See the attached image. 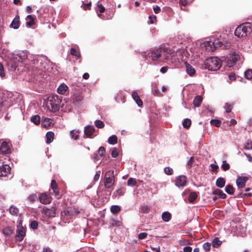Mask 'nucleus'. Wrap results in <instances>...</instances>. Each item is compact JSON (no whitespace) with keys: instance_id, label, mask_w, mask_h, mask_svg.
<instances>
[{"instance_id":"6e6552de","label":"nucleus","mask_w":252,"mask_h":252,"mask_svg":"<svg viewBox=\"0 0 252 252\" xmlns=\"http://www.w3.org/2000/svg\"><path fill=\"white\" fill-rule=\"evenodd\" d=\"M39 200L42 204H48L51 203L52 201V197L46 193H43L40 194Z\"/></svg>"},{"instance_id":"2eb2a0df","label":"nucleus","mask_w":252,"mask_h":252,"mask_svg":"<svg viewBox=\"0 0 252 252\" xmlns=\"http://www.w3.org/2000/svg\"><path fill=\"white\" fill-rule=\"evenodd\" d=\"M72 215L69 212V209H65L61 212V218L64 220H68L72 218Z\"/></svg>"},{"instance_id":"dca6fc26","label":"nucleus","mask_w":252,"mask_h":252,"mask_svg":"<svg viewBox=\"0 0 252 252\" xmlns=\"http://www.w3.org/2000/svg\"><path fill=\"white\" fill-rule=\"evenodd\" d=\"M51 187L53 190L54 193L56 197H59L60 195L59 190L55 180H52L51 183Z\"/></svg>"},{"instance_id":"e433bc0d","label":"nucleus","mask_w":252,"mask_h":252,"mask_svg":"<svg viewBox=\"0 0 252 252\" xmlns=\"http://www.w3.org/2000/svg\"><path fill=\"white\" fill-rule=\"evenodd\" d=\"M197 194L194 192H191L189 196V202H193L195 199L197 198Z\"/></svg>"},{"instance_id":"f3484780","label":"nucleus","mask_w":252,"mask_h":252,"mask_svg":"<svg viewBox=\"0 0 252 252\" xmlns=\"http://www.w3.org/2000/svg\"><path fill=\"white\" fill-rule=\"evenodd\" d=\"M94 132V128L93 126H88L85 127L84 133L88 137L92 136Z\"/></svg>"},{"instance_id":"423d86ee","label":"nucleus","mask_w":252,"mask_h":252,"mask_svg":"<svg viewBox=\"0 0 252 252\" xmlns=\"http://www.w3.org/2000/svg\"><path fill=\"white\" fill-rule=\"evenodd\" d=\"M162 49L161 48L153 49L148 53V56L153 61H157L160 57Z\"/></svg>"},{"instance_id":"de8ad7c7","label":"nucleus","mask_w":252,"mask_h":252,"mask_svg":"<svg viewBox=\"0 0 252 252\" xmlns=\"http://www.w3.org/2000/svg\"><path fill=\"white\" fill-rule=\"evenodd\" d=\"M127 185L129 186H134L136 185V180L132 178H130L127 180Z\"/></svg>"},{"instance_id":"79ce46f5","label":"nucleus","mask_w":252,"mask_h":252,"mask_svg":"<svg viewBox=\"0 0 252 252\" xmlns=\"http://www.w3.org/2000/svg\"><path fill=\"white\" fill-rule=\"evenodd\" d=\"M191 125V121L190 119H186L183 123V126L185 128H189Z\"/></svg>"},{"instance_id":"774afa93","label":"nucleus","mask_w":252,"mask_h":252,"mask_svg":"<svg viewBox=\"0 0 252 252\" xmlns=\"http://www.w3.org/2000/svg\"><path fill=\"white\" fill-rule=\"evenodd\" d=\"M183 251L184 252H191L192 248L189 246L186 247L183 249Z\"/></svg>"},{"instance_id":"c9c22d12","label":"nucleus","mask_w":252,"mask_h":252,"mask_svg":"<svg viewBox=\"0 0 252 252\" xmlns=\"http://www.w3.org/2000/svg\"><path fill=\"white\" fill-rule=\"evenodd\" d=\"M202 102V98L200 96H197L195 97L193 100V104L196 107L200 106Z\"/></svg>"},{"instance_id":"3c124183","label":"nucleus","mask_w":252,"mask_h":252,"mask_svg":"<svg viewBox=\"0 0 252 252\" xmlns=\"http://www.w3.org/2000/svg\"><path fill=\"white\" fill-rule=\"evenodd\" d=\"M164 172L167 175H172L173 174V170L170 167H165L164 169Z\"/></svg>"},{"instance_id":"e2e57ef3","label":"nucleus","mask_w":252,"mask_h":252,"mask_svg":"<svg viewBox=\"0 0 252 252\" xmlns=\"http://www.w3.org/2000/svg\"><path fill=\"white\" fill-rule=\"evenodd\" d=\"M147 236V234L145 232L141 233L138 235V238L140 239H143L145 238Z\"/></svg>"},{"instance_id":"13d9d810","label":"nucleus","mask_w":252,"mask_h":252,"mask_svg":"<svg viewBox=\"0 0 252 252\" xmlns=\"http://www.w3.org/2000/svg\"><path fill=\"white\" fill-rule=\"evenodd\" d=\"M105 152V148L103 147H100L98 149V153L101 156H103L104 155Z\"/></svg>"},{"instance_id":"c85d7f7f","label":"nucleus","mask_w":252,"mask_h":252,"mask_svg":"<svg viewBox=\"0 0 252 252\" xmlns=\"http://www.w3.org/2000/svg\"><path fill=\"white\" fill-rule=\"evenodd\" d=\"M79 132V130L74 129L71 130L70 132V135L71 139H73L74 140L77 139Z\"/></svg>"},{"instance_id":"cd10ccee","label":"nucleus","mask_w":252,"mask_h":252,"mask_svg":"<svg viewBox=\"0 0 252 252\" xmlns=\"http://www.w3.org/2000/svg\"><path fill=\"white\" fill-rule=\"evenodd\" d=\"M26 20H29L26 23L27 27H30L34 24V19L32 15H28L26 17Z\"/></svg>"},{"instance_id":"37998d69","label":"nucleus","mask_w":252,"mask_h":252,"mask_svg":"<svg viewBox=\"0 0 252 252\" xmlns=\"http://www.w3.org/2000/svg\"><path fill=\"white\" fill-rule=\"evenodd\" d=\"M83 97L80 94L74 95L72 96V100L73 102H79L82 100Z\"/></svg>"},{"instance_id":"2f4dec72","label":"nucleus","mask_w":252,"mask_h":252,"mask_svg":"<svg viewBox=\"0 0 252 252\" xmlns=\"http://www.w3.org/2000/svg\"><path fill=\"white\" fill-rule=\"evenodd\" d=\"M31 120L32 123H33L36 125H39L40 124V117L38 115H35L32 116L31 118Z\"/></svg>"},{"instance_id":"0e129e2a","label":"nucleus","mask_w":252,"mask_h":252,"mask_svg":"<svg viewBox=\"0 0 252 252\" xmlns=\"http://www.w3.org/2000/svg\"><path fill=\"white\" fill-rule=\"evenodd\" d=\"M91 2H88L87 3H86V4H84V5H83V8L85 10L90 9V8H91Z\"/></svg>"},{"instance_id":"a211bd4d","label":"nucleus","mask_w":252,"mask_h":252,"mask_svg":"<svg viewBox=\"0 0 252 252\" xmlns=\"http://www.w3.org/2000/svg\"><path fill=\"white\" fill-rule=\"evenodd\" d=\"M20 26V17L16 15L12 21L10 27L14 29H17Z\"/></svg>"},{"instance_id":"8fccbe9b","label":"nucleus","mask_w":252,"mask_h":252,"mask_svg":"<svg viewBox=\"0 0 252 252\" xmlns=\"http://www.w3.org/2000/svg\"><path fill=\"white\" fill-rule=\"evenodd\" d=\"M212 125L219 127L220 125V121L218 120H212L210 122Z\"/></svg>"},{"instance_id":"c03bdc74","label":"nucleus","mask_w":252,"mask_h":252,"mask_svg":"<svg viewBox=\"0 0 252 252\" xmlns=\"http://www.w3.org/2000/svg\"><path fill=\"white\" fill-rule=\"evenodd\" d=\"M70 54L71 55L79 57H80V53L79 51L76 50L74 48H71L70 49Z\"/></svg>"},{"instance_id":"9d476101","label":"nucleus","mask_w":252,"mask_h":252,"mask_svg":"<svg viewBox=\"0 0 252 252\" xmlns=\"http://www.w3.org/2000/svg\"><path fill=\"white\" fill-rule=\"evenodd\" d=\"M42 213L48 217H55L56 213V209L54 207H53L50 209L44 207L42 209Z\"/></svg>"},{"instance_id":"4468645a","label":"nucleus","mask_w":252,"mask_h":252,"mask_svg":"<svg viewBox=\"0 0 252 252\" xmlns=\"http://www.w3.org/2000/svg\"><path fill=\"white\" fill-rule=\"evenodd\" d=\"M68 88L64 83L61 84L58 88L57 92L59 94L65 95L68 93Z\"/></svg>"},{"instance_id":"6ab92c4d","label":"nucleus","mask_w":252,"mask_h":252,"mask_svg":"<svg viewBox=\"0 0 252 252\" xmlns=\"http://www.w3.org/2000/svg\"><path fill=\"white\" fill-rule=\"evenodd\" d=\"M204 47L208 51H213L215 50L214 41H207L204 43Z\"/></svg>"},{"instance_id":"09e8293b","label":"nucleus","mask_w":252,"mask_h":252,"mask_svg":"<svg viewBox=\"0 0 252 252\" xmlns=\"http://www.w3.org/2000/svg\"><path fill=\"white\" fill-rule=\"evenodd\" d=\"M211 243L206 242L203 245V248L206 252H209L211 249Z\"/></svg>"},{"instance_id":"ea45409f","label":"nucleus","mask_w":252,"mask_h":252,"mask_svg":"<svg viewBox=\"0 0 252 252\" xmlns=\"http://www.w3.org/2000/svg\"><path fill=\"white\" fill-rule=\"evenodd\" d=\"M69 212L72 215V216L76 215L79 214L80 211L78 208H69Z\"/></svg>"},{"instance_id":"412c9836","label":"nucleus","mask_w":252,"mask_h":252,"mask_svg":"<svg viewBox=\"0 0 252 252\" xmlns=\"http://www.w3.org/2000/svg\"><path fill=\"white\" fill-rule=\"evenodd\" d=\"M132 97L133 99L135 100L137 104L138 105V106L141 107L142 106L143 102L141 99L140 98L139 96L138 95V94L134 92H133L132 94Z\"/></svg>"},{"instance_id":"a878e982","label":"nucleus","mask_w":252,"mask_h":252,"mask_svg":"<svg viewBox=\"0 0 252 252\" xmlns=\"http://www.w3.org/2000/svg\"><path fill=\"white\" fill-rule=\"evenodd\" d=\"M54 134L52 131H49L46 133V143L47 144H50L51 143L54 139Z\"/></svg>"},{"instance_id":"f03ea898","label":"nucleus","mask_w":252,"mask_h":252,"mask_svg":"<svg viewBox=\"0 0 252 252\" xmlns=\"http://www.w3.org/2000/svg\"><path fill=\"white\" fill-rule=\"evenodd\" d=\"M252 32V26L250 23H245L238 26L235 31V34L238 37H245Z\"/></svg>"},{"instance_id":"1a4fd4ad","label":"nucleus","mask_w":252,"mask_h":252,"mask_svg":"<svg viewBox=\"0 0 252 252\" xmlns=\"http://www.w3.org/2000/svg\"><path fill=\"white\" fill-rule=\"evenodd\" d=\"M249 178L246 176H238L236 179V182L237 187L239 188H243L245 186L246 183Z\"/></svg>"},{"instance_id":"0eeeda50","label":"nucleus","mask_w":252,"mask_h":252,"mask_svg":"<svg viewBox=\"0 0 252 252\" xmlns=\"http://www.w3.org/2000/svg\"><path fill=\"white\" fill-rule=\"evenodd\" d=\"M0 153L2 154H7L10 153V144L5 141H0Z\"/></svg>"},{"instance_id":"6e6d98bb","label":"nucleus","mask_w":252,"mask_h":252,"mask_svg":"<svg viewBox=\"0 0 252 252\" xmlns=\"http://www.w3.org/2000/svg\"><path fill=\"white\" fill-rule=\"evenodd\" d=\"M28 199L30 201H34L37 199V196L35 194H32L29 196Z\"/></svg>"},{"instance_id":"393cba45","label":"nucleus","mask_w":252,"mask_h":252,"mask_svg":"<svg viewBox=\"0 0 252 252\" xmlns=\"http://www.w3.org/2000/svg\"><path fill=\"white\" fill-rule=\"evenodd\" d=\"M14 232V230L10 226L4 228L2 230V233L5 236H10Z\"/></svg>"},{"instance_id":"49530a36","label":"nucleus","mask_w":252,"mask_h":252,"mask_svg":"<svg viewBox=\"0 0 252 252\" xmlns=\"http://www.w3.org/2000/svg\"><path fill=\"white\" fill-rule=\"evenodd\" d=\"M94 123L95 126L98 128H103L104 126L103 123L100 120H96Z\"/></svg>"},{"instance_id":"338daca9","label":"nucleus","mask_w":252,"mask_h":252,"mask_svg":"<svg viewBox=\"0 0 252 252\" xmlns=\"http://www.w3.org/2000/svg\"><path fill=\"white\" fill-rule=\"evenodd\" d=\"M189 3L188 0H180V4L181 5L185 6Z\"/></svg>"},{"instance_id":"a19ab883","label":"nucleus","mask_w":252,"mask_h":252,"mask_svg":"<svg viewBox=\"0 0 252 252\" xmlns=\"http://www.w3.org/2000/svg\"><path fill=\"white\" fill-rule=\"evenodd\" d=\"M121 210V208L118 205H113L111 208V211L113 213H117Z\"/></svg>"},{"instance_id":"5701e85b","label":"nucleus","mask_w":252,"mask_h":252,"mask_svg":"<svg viewBox=\"0 0 252 252\" xmlns=\"http://www.w3.org/2000/svg\"><path fill=\"white\" fill-rule=\"evenodd\" d=\"M186 71L190 76L193 75L195 72L194 68L189 64L186 63Z\"/></svg>"},{"instance_id":"aec40b11","label":"nucleus","mask_w":252,"mask_h":252,"mask_svg":"<svg viewBox=\"0 0 252 252\" xmlns=\"http://www.w3.org/2000/svg\"><path fill=\"white\" fill-rule=\"evenodd\" d=\"M53 120L50 118H44L41 120V126L44 127L50 126L52 123Z\"/></svg>"},{"instance_id":"b1692460","label":"nucleus","mask_w":252,"mask_h":252,"mask_svg":"<svg viewBox=\"0 0 252 252\" xmlns=\"http://www.w3.org/2000/svg\"><path fill=\"white\" fill-rule=\"evenodd\" d=\"M213 194L219 195L222 199H224L226 197V195L221 190L218 189H215L213 191Z\"/></svg>"},{"instance_id":"5fc2aeb1","label":"nucleus","mask_w":252,"mask_h":252,"mask_svg":"<svg viewBox=\"0 0 252 252\" xmlns=\"http://www.w3.org/2000/svg\"><path fill=\"white\" fill-rule=\"evenodd\" d=\"M224 108L227 113L230 112L232 109V106L227 103L225 104Z\"/></svg>"},{"instance_id":"4d7b16f0","label":"nucleus","mask_w":252,"mask_h":252,"mask_svg":"<svg viewBox=\"0 0 252 252\" xmlns=\"http://www.w3.org/2000/svg\"><path fill=\"white\" fill-rule=\"evenodd\" d=\"M194 162V157H192L190 158L189 161L188 162V166L191 167Z\"/></svg>"},{"instance_id":"680f3d73","label":"nucleus","mask_w":252,"mask_h":252,"mask_svg":"<svg viewBox=\"0 0 252 252\" xmlns=\"http://www.w3.org/2000/svg\"><path fill=\"white\" fill-rule=\"evenodd\" d=\"M211 170L213 172H217L219 168L218 165L216 164H211Z\"/></svg>"},{"instance_id":"bb28decb","label":"nucleus","mask_w":252,"mask_h":252,"mask_svg":"<svg viewBox=\"0 0 252 252\" xmlns=\"http://www.w3.org/2000/svg\"><path fill=\"white\" fill-rule=\"evenodd\" d=\"M216 186L219 188H223L225 186V180L221 177L218 178L216 180Z\"/></svg>"},{"instance_id":"052dcab7","label":"nucleus","mask_w":252,"mask_h":252,"mask_svg":"<svg viewBox=\"0 0 252 252\" xmlns=\"http://www.w3.org/2000/svg\"><path fill=\"white\" fill-rule=\"evenodd\" d=\"M105 8L102 5H98L97 8L96 9L97 12L99 11L100 13H102L104 11Z\"/></svg>"},{"instance_id":"f8f14e48","label":"nucleus","mask_w":252,"mask_h":252,"mask_svg":"<svg viewBox=\"0 0 252 252\" xmlns=\"http://www.w3.org/2000/svg\"><path fill=\"white\" fill-rule=\"evenodd\" d=\"M187 183L186 177L185 176H179L177 178L176 185L177 187H184Z\"/></svg>"},{"instance_id":"20e7f679","label":"nucleus","mask_w":252,"mask_h":252,"mask_svg":"<svg viewBox=\"0 0 252 252\" xmlns=\"http://www.w3.org/2000/svg\"><path fill=\"white\" fill-rule=\"evenodd\" d=\"M13 57L14 64L12 65V67L15 69L16 68V62L22 63L25 61L27 58V54L25 52L20 51L17 54H14Z\"/></svg>"},{"instance_id":"9b49d317","label":"nucleus","mask_w":252,"mask_h":252,"mask_svg":"<svg viewBox=\"0 0 252 252\" xmlns=\"http://www.w3.org/2000/svg\"><path fill=\"white\" fill-rule=\"evenodd\" d=\"M16 237L19 241H22L26 234L25 229L22 225H18L16 231Z\"/></svg>"},{"instance_id":"4be33fe9","label":"nucleus","mask_w":252,"mask_h":252,"mask_svg":"<svg viewBox=\"0 0 252 252\" xmlns=\"http://www.w3.org/2000/svg\"><path fill=\"white\" fill-rule=\"evenodd\" d=\"M214 43L215 49L219 48H220L221 49H224L226 48L227 46H228V45H224L221 41H220L218 39L215 40L214 41Z\"/></svg>"},{"instance_id":"72a5a7b5","label":"nucleus","mask_w":252,"mask_h":252,"mask_svg":"<svg viewBox=\"0 0 252 252\" xmlns=\"http://www.w3.org/2000/svg\"><path fill=\"white\" fill-rule=\"evenodd\" d=\"M225 190L228 194H233L234 192V189L231 185H228L226 186Z\"/></svg>"},{"instance_id":"bf43d9fd","label":"nucleus","mask_w":252,"mask_h":252,"mask_svg":"<svg viewBox=\"0 0 252 252\" xmlns=\"http://www.w3.org/2000/svg\"><path fill=\"white\" fill-rule=\"evenodd\" d=\"M0 76L1 77H4L5 76L3 67L1 63H0Z\"/></svg>"},{"instance_id":"7ed1b4c3","label":"nucleus","mask_w":252,"mask_h":252,"mask_svg":"<svg viewBox=\"0 0 252 252\" xmlns=\"http://www.w3.org/2000/svg\"><path fill=\"white\" fill-rule=\"evenodd\" d=\"M220 60L217 57H211L206 60L205 68L210 70H217L221 66Z\"/></svg>"},{"instance_id":"7c9ffc66","label":"nucleus","mask_w":252,"mask_h":252,"mask_svg":"<svg viewBox=\"0 0 252 252\" xmlns=\"http://www.w3.org/2000/svg\"><path fill=\"white\" fill-rule=\"evenodd\" d=\"M10 213L14 216H16L19 213L18 209L14 206H11L9 208Z\"/></svg>"},{"instance_id":"f704fd0d","label":"nucleus","mask_w":252,"mask_h":252,"mask_svg":"<svg viewBox=\"0 0 252 252\" xmlns=\"http://www.w3.org/2000/svg\"><path fill=\"white\" fill-rule=\"evenodd\" d=\"M221 244V241L218 238H215L212 241V246L215 248H218Z\"/></svg>"},{"instance_id":"58836bf2","label":"nucleus","mask_w":252,"mask_h":252,"mask_svg":"<svg viewBox=\"0 0 252 252\" xmlns=\"http://www.w3.org/2000/svg\"><path fill=\"white\" fill-rule=\"evenodd\" d=\"M221 168L223 169V170L226 171L229 169L230 168V165L228 163H227V162L225 160H223L222 161V164L221 165Z\"/></svg>"},{"instance_id":"39448f33","label":"nucleus","mask_w":252,"mask_h":252,"mask_svg":"<svg viewBox=\"0 0 252 252\" xmlns=\"http://www.w3.org/2000/svg\"><path fill=\"white\" fill-rule=\"evenodd\" d=\"M114 183V175L113 170H109L105 173L104 178V186L108 189L112 187Z\"/></svg>"},{"instance_id":"a18cd8bd","label":"nucleus","mask_w":252,"mask_h":252,"mask_svg":"<svg viewBox=\"0 0 252 252\" xmlns=\"http://www.w3.org/2000/svg\"><path fill=\"white\" fill-rule=\"evenodd\" d=\"M244 149L247 150H250L252 149V141H248L244 144Z\"/></svg>"},{"instance_id":"c756f323","label":"nucleus","mask_w":252,"mask_h":252,"mask_svg":"<svg viewBox=\"0 0 252 252\" xmlns=\"http://www.w3.org/2000/svg\"><path fill=\"white\" fill-rule=\"evenodd\" d=\"M162 219L164 221L168 222L171 219V214L168 212H163L162 214Z\"/></svg>"},{"instance_id":"69168bd1","label":"nucleus","mask_w":252,"mask_h":252,"mask_svg":"<svg viewBox=\"0 0 252 252\" xmlns=\"http://www.w3.org/2000/svg\"><path fill=\"white\" fill-rule=\"evenodd\" d=\"M31 226L33 229H35L37 227V223L35 221H32L31 223Z\"/></svg>"},{"instance_id":"473e14b6","label":"nucleus","mask_w":252,"mask_h":252,"mask_svg":"<svg viewBox=\"0 0 252 252\" xmlns=\"http://www.w3.org/2000/svg\"><path fill=\"white\" fill-rule=\"evenodd\" d=\"M108 142L110 144L114 145L117 143V137L116 135L110 136L108 140Z\"/></svg>"},{"instance_id":"4c0bfd02","label":"nucleus","mask_w":252,"mask_h":252,"mask_svg":"<svg viewBox=\"0 0 252 252\" xmlns=\"http://www.w3.org/2000/svg\"><path fill=\"white\" fill-rule=\"evenodd\" d=\"M245 77L248 79L250 80L252 79V69H249L246 70L245 72Z\"/></svg>"},{"instance_id":"603ef678","label":"nucleus","mask_w":252,"mask_h":252,"mask_svg":"<svg viewBox=\"0 0 252 252\" xmlns=\"http://www.w3.org/2000/svg\"><path fill=\"white\" fill-rule=\"evenodd\" d=\"M153 94L155 96H161L162 94L159 92V90L157 88H155V90L153 91Z\"/></svg>"},{"instance_id":"864d4df0","label":"nucleus","mask_w":252,"mask_h":252,"mask_svg":"<svg viewBox=\"0 0 252 252\" xmlns=\"http://www.w3.org/2000/svg\"><path fill=\"white\" fill-rule=\"evenodd\" d=\"M111 156L113 158H117L118 156V152L117 151V149L116 148H114L113 149L112 153H111Z\"/></svg>"},{"instance_id":"ddd939ff","label":"nucleus","mask_w":252,"mask_h":252,"mask_svg":"<svg viewBox=\"0 0 252 252\" xmlns=\"http://www.w3.org/2000/svg\"><path fill=\"white\" fill-rule=\"evenodd\" d=\"M10 171V167L7 165L0 166V176H6Z\"/></svg>"},{"instance_id":"f257e3e1","label":"nucleus","mask_w":252,"mask_h":252,"mask_svg":"<svg viewBox=\"0 0 252 252\" xmlns=\"http://www.w3.org/2000/svg\"><path fill=\"white\" fill-rule=\"evenodd\" d=\"M61 100L57 95L49 96L46 102V106L51 112H56L60 109Z\"/></svg>"}]
</instances>
